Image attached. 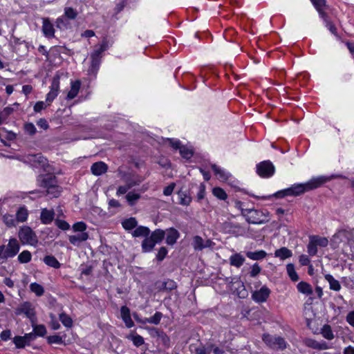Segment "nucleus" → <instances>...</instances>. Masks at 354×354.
Returning a JSON list of instances; mask_svg holds the SVG:
<instances>
[{"label":"nucleus","mask_w":354,"mask_h":354,"mask_svg":"<svg viewBox=\"0 0 354 354\" xmlns=\"http://www.w3.org/2000/svg\"><path fill=\"white\" fill-rule=\"evenodd\" d=\"M329 179L324 176H319L312 178L310 180L306 183L295 184L289 188L280 190L272 195L263 198H269L272 196L276 198H282L287 196H299L306 192L316 189L327 182Z\"/></svg>","instance_id":"1"},{"label":"nucleus","mask_w":354,"mask_h":354,"mask_svg":"<svg viewBox=\"0 0 354 354\" xmlns=\"http://www.w3.org/2000/svg\"><path fill=\"white\" fill-rule=\"evenodd\" d=\"M269 212L266 210H259L255 209H242V216L245 218L248 223L263 224L268 222L266 218Z\"/></svg>","instance_id":"2"},{"label":"nucleus","mask_w":354,"mask_h":354,"mask_svg":"<svg viewBox=\"0 0 354 354\" xmlns=\"http://www.w3.org/2000/svg\"><path fill=\"white\" fill-rule=\"evenodd\" d=\"M19 244L16 239H10L7 245L0 246V258L8 259L15 257L19 251Z\"/></svg>","instance_id":"3"},{"label":"nucleus","mask_w":354,"mask_h":354,"mask_svg":"<svg viewBox=\"0 0 354 354\" xmlns=\"http://www.w3.org/2000/svg\"><path fill=\"white\" fill-rule=\"evenodd\" d=\"M19 238L22 244H29L36 246L38 243V239L32 230L27 226L21 227L19 231Z\"/></svg>","instance_id":"4"},{"label":"nucleus","mask_w":354,"mask_h":354,"mask_svg":"<svg viewBox=\"0 0 354 354\" xmlns=\"http://www.w3.org/2000/svg\"><path fill=\"white\" fill-rule=\"evenodd\" d=\"M15 314L17 315L24 314L32 324L37 322L35 308L29 301H24L16 309Z\"/></svg>","instance_id":"5"},{"label":"nucleus","mask_w":354,"mask_h":354,"mask_svg":"<svg viewBox=\"0 0 354 354\" xmlns=\"http://www.w3.org/2000/svg\"><path fill=\"white\" fill-rule=\"evenodd\" d=\"M263 340L268 346L273 349L283 350L286 348V343L284 339L281 337L265 334L263 336Z\"/></svg>","instance_id":"6"},{"label":"nucleus","mask_w":354,"mask_h":354,"mask_svg":"<svg viewBox=\"0 0 354 354\" xmlns=\"http://www.w3.org/2000/svg\"><path fill=\"white\" fill-rule=\"evenodd\" d=\"M274 171V166L270 160H264L257 165V173L262 178L271 177Z\"/></svg>","instance_id":"7"},{"label":"nucleus","mask_w":354,"mask_h":354,"mask_svg":"<svg viewBox=\"0 0 354 354\" xmlns=\"http://www.w3.org/2000/svg\"><path fill=\"white\" fill-rule=\"evenodd\" d=\"M223 230L225 233L232 234L235 236L243 235L245 233L244 229L239 224L230 221L223 223Z\"/></svg>","instance_id":"8"},{"label":"nucleus","mask_w":354,"mask_h":354,"mask_svg":"<svg viewBox=\"0 0 354 354\" xmlns=\"http://www.w3.org/2000/svg\"><path fill=\"white\" fill-rule=\"evenodd\" d=\"M270 294V290L267 286H263L259 290L252 292V298L257 303H262L267 300Z\"/></svg>","instance_id":"9"},{"label":"nucleus","mask_w":354,"mask_h":354,"mask_svg":"<svg viewBox=\"0 0 354 354\" xmlns=\"http://www.w3.org/2000/svg\"><path fill=\"white\" fill-rule=\"evenodd\" d=\"M37 181L40 187L46 189L57 183L55 176L51 174L39 176Z\"/></svg>","instance_id":"10"},{"label":"nucleus","mask_w":354,"mask_h":354,"mask_svg":"<svg viewBox=\"0 0 354 354\" xmlns=\"http://www.w3.org/2000/svg\"><path fill=\"white\" fill-rule=\"evenodd\" d=\"M42 32L46 37H55V29L48 18H43Z\"/></svg>","instance_id":"11"},{"label":"nucleus","mask_w":354,"mask_h":354,"mask_svg":"<svg viewBox=\"0 0 354 354\" xmlns=\"http://www.w3.org/2000/svg\"><path fill=\"white\" fill-rule=\"evenodd\" d=\"M107 169V165L101 161L93 163L91 167V172L95 176H100L106 172Z\"/></svg>","instance_id":"12"},{"label":"nucleus","mask_w":354,"mask_h":354,"mask_svg":"<svg viewBox=\"0 0 354 354\" xmlns=\"http://www.w3.org/2000/svg\"><path fill=\"white\" fill-rule=\"evenodd\" d=\"M121 317L125 323L127 327L131 328L133 326V322L132 321L130 315V310L126 306H122L120 309Z\"/></svg>","instance_id":"13"},{"label":"nucleus","mask_w":354,"mask_h":354,"mask_svg":"<svg viewBox=\"0 0 354 354\" xmlns=\"http://www.w3.org/2000/svg\"><path fill=\"white\" fill-rule=\"evenodd\" d=\"M55 216V212L53 210H48L43 209L41 212L40 219L43 224L47 225L50 223Z\"/></svg>","instance_id":"14"},{"label":"nucleus","mask_w":354,"mask_h":354,"mask_svg":"<svg viewBox=\"0 0 354 354\" xmlns=\"http://www.w3.org/2000/svg\"><path fill=\"white\" fill-rule=\"evenodd\" d=\"M167 232L166 243L168 245H173L178 239L180 234L177 230L173 227L168 229Z\"/></svg>","instance_id":"15"},{"label":"nucleus","mask_w":354,"mask_h":354,"mask_svg":"<svg viewBox=\"0 0 354 354\" xmlns=\"http://www.w3.org/2000/svg\"><path fill=\"white\" fill-rule=\"evenodd\" d=\"M156 243L149 236V235L144 239L142 242L141 248L143 252H151Z\"/></svg>","instance_id":"16"},{"label":"nucleus","mask_w":354,"mask_h":354,"mask_svg":"<svg viewBox=\"0 0 354 354\" xmlns=\"http://www.w3.org/2000/svg\"><path fill=\"white\" fill-rule=\"evenodd\" d=\"M306 344L312 348L318 350H326L328 348V344L325 342H317L315 339H308L306 341Z\"/></svg>","instance_id":"17"},{"label":"nucleus","mask_w":354,"mask_h":354,"mask_svg":"<svg viewBox=\"0 0 354 354\" xmlns=\"http://www.w3.org/2000/svg\"><path fill=\"white\" fill-rule=\"evenodd\" d=\"M88 234L86 232H82L77 235L69 236L68 239L71 243L75 245H78L80 243L85 241L88 239Z\"/></svg>","instance_id":"18"},{"label":"nucleus","mask_w":354,"mask_h":354,"mask_svg":"<svg viewBox=\"0 0 354 354\" xmlns=\"http://www.w3.org/2000/svg\"><path fill=\"white\" fill-rule=\"evenodd\" d=\"M150 230L145 226H138L132 232L133 237H144L145 239L150 234Z\"/></svg>","instance_id":"19"},{"label":"nucleus","mask_w":354,"mask_h":354,"mask_svg":"<svg viewBox=\"0 0 354 354\" xmlns=\"http://www.w3.org/2000/svg\"><path fill=\"white\" fill-rule=\"evenodd\" d=\"M211 168L214 171V174L221 180H227L230 177V174L228 173L225 172L224 170L221 169L216 164H212Z\"/></svg>","instance_id":"20"},{"label":"nucleus","mask_w":354,"mask_h":354,"mask_svg":"<svg viewBox=\"0 0 354 354\" xmlns=\"http://www.w3.org/2000/svg\"><path fill=\"white\" fill-rule=\"evenodd\" d=\"M80 84L81 83L80 80L71 82V90L69 91L67 95L68 99L72 100L77 96L80 91Z\"/></svg>","instance_id":"21"},{"label":"nucleus","mask_w":354,"mask_h":354,"mask_svg":"<svg viewBox=\"0 0 354 354\" xmlns=\"http://www.w3.org/2000/svg\"><path fill=\"white\" fill-rule=\"evenodd\" d=\"M292 253L290 250L286 247H282L278 249L274 252V256L279 257L281 260H285L287 258L292 257Z\"/></svg>","instance_id":"22"},{"label":"nucleus","mask_w":354,"mask_h":354,"mask_svg":"<svg viewBox=\"0 0 354 354\" xmlns=\"http://www.w3.org/2000/svg\"><path fill=\"white\" fill-rule=\"evenodd\" d=\"M245 258L239 253L232 255L230 257V263L231 266L240 268L244 263Z\"/></svg>","instance_id":"23"},{"label":"nucleus","mask_w":354,"mask_h":354,"mask_svg":"<svg viewBox=\"0 0 354 354\" xmlns=\"http://www.w3.org/2000/svg\"><path fill=\"white\" fill-rule=\"evenodd\" d=\"M245 255L250 259L258 261L264 259L267 256V253L264 250L248 251Z\"/></svg>","instance_id":"24"},{"label":"nucleus","mask_w":354,"mask_h":354,"mask_svg":"<svg viewBox=\"0 0 354 354\" xmlns=\"http://www.w3.org/2000/svg\"><path fill=\"white\" fill-rule=\"evenodd\" d=\"M43 261L47 266L52 267L53 268L57 269L59 268L61 266V263L53 255H46V257H44Z\"/></svg>","instance_id":"25"},{"label":"nucleus","mask_w":354,"mask_h":354,"mask_svg":"<svg viewBox=\"0 0 354 354\" xmlns=\"http://www.w3.org/2000/svg\"><path fill=\"white\" fill-rule=\"evenodd\" d=\"M149 236L156 243H160L162 241L165 236V231L157 229L153 232H150Z\"/></svg>","instance_id":"26"},{"label":"nucleus","mask_w":354,"mask_h":354,"mask_svg":"<svg viewBox=\"0 0 354 354\" xmlns=\"http://www.w3.org/2000/svg\"><path fill=\"white\" fill-rule=\"evenodd\" d=\"M297 289L300 292L306 295H310L313 292L311 286L304 281H301L297 284Z\"/></svg>","instance_id":"27"},{"label":"nucleus","mask_w":354,"mask_h":354,"mask_svg":"<svg viewBox=\"0 0 354 354\" xmlns=\"http://www.w3.org/2000/svg\"><path fill=\"white\" fill-rule=\"evenodd\" d=\"M155 333L160 343L162 344V345H164L165 347L169 348L170 346V339L166 335V333H165L163 331H160L156 329L155 330Z\"/></svg>","instance_id":"28"},{"label":"nucleus","mask_w":354,"mask_h":354,"mask_svg":"<svg viewBox=\"0 0 354 354\" xmlns=\"http://www.w3.org/2000/svg\"><path fill=\"white\" fill-rule=\"evenodd\" d=\"M326 280L329 283L330 288L335 291H339L341 289V285L339 282L335 279L334 277L328 274L325 275Z\"/></svg>","instance_id":"29"},{"label":"nucleus","mask_w":354,"mask_h":354,"mask_svg":"<svg viewBox=\"0 0 354 354\" xmlns=\"http://www.w3.org/2000/svg\"><path fill=\"white\" fill-rule=\"evenodd\" d=\"M137 225H138V222H137L136 218H134V217H131L129 218L125 219L122 223V227L126 230H133L136 227Z\"/></svg>","instance_id":"30"},{"label":"nucleus","mask_w":354,"mask_h":354,"mask_svg":"<svg viewBox=\"0 0 354 354\" xmlns=\"http://www.w3.org/2000/svg\"><path fill=\"white\" fill-rule=\"evenodd\" d=\"M91 65L90 68L88 69V72L90 73L95 74L99 68L100 64L101 63V58L97 57L94 56H91Z\"/></svg>","instance_id":"31"},{"label":"nucleus","mask_w":354,"mask_h":354,"mask_svg":"<svg viewBox=\"0 0 354 354\" xmlns=\"http://www.w3.org/2000/svg\"><path fill=\"white\" fill-rule=\"evenodd\" d=\"M321 334L328 340H331L334 338V335L331 329V326L328 324H325L323 326L321 330Z\"/></svg>","instance_id":"32"},{"label":"nucleus","mask_w":354,"mask_h":354,"mask_svg":"<svg viewBox=\"0 0 354 354\" xmlns=\"http://www.w3.org/2000/svg\"><path fill=\"white\" fill-rule=\"evenodd\" d=\"M77 15H78V12L75 9H74L71 7H66L64 8V14L63 16L66 19L74 20L76 19Z\"/></svg>","instance_id":"33"},{"label":"nucleus","mask_w":354,"mask_h":354,"mask_svg":"<svg viewBox=\"0 0 354 354\" xmlns=\"http://www.w3.org/2000/svg\"><path fill=\"white\" fill-rule=\"evenodd\" d=\"M178 195L180 200V204L183 205H188L190 203L192 198L189 195H187L186 191L180 190L178 192Z\"/></svg>","instance_id":"34"},{"label":"nucleus","mask_w":354,"mask_h":354,"mask_svg":"<svg viewBox=\"0 0 354 354\" xmlns=\"http://www.w3.org/2000/svg\"><path fill=\"white\" fill-rule=\"evenodd\" d=\"M61 193V188L56 183L53 187H50L46 189V194L50 196L51 198H57Z\"/></svg>","instance_id":"35"},{"label":"nucleus","mask_w":354,"mask_h":354,"mask_svg":"<svg viewBox=\"0 0 354 354\" xmlns=\"http://www.w3.org/2000/svg\"><path fill=\"white\" fill-rule=\"evenodd\" d=\"M28 210L24 207H19L16 213V219L17 222H24L27 219Z\"/></svg>","instance_id":"36"},{"label":"nucleus","mask_w":354,"mask_h":354,"mask_svg":"<svg viewBox=\"0 0 354 354\" xmlns=\"http://www.w3.org/2000/svg\"><path fill=\"white\" fill-rule=\"evenodd\" d=\"M30 160L32 161L34 164L36 165V163H37L39 166L41 167H44L47 161V160L40 153L32 155Z\"/></svg>","instance_id":"37"},{"label":"nucleus","mask_w":354,"mask_h":354,"mask_svg":"<svg viewBox=\"0 0 354 354\" xmlns=\"http://www.w3.org/2000/svg\"><path fill=\"white\" fill-rule=\"evenodd\" d=\"M178 149L181 156L187 160L190 159L194 154V151L192 149L187 148L183 145H181Z\"/></svg>","instance_id":"38"},{"label":"nucleus","mask_w":354,"mask_h":354,"mask_svg":"<svg viewBox=\"0 0 354 354\" xmlns=\"http://www.w3.org/2000/svg\"><path fill=\"white\" fill-rule=\"evenodd\" d=\"M32 326L33 328L34 333L36 335V337L38 336H44L46 333V329L44 325L39 324L37 325L36 323L34 324H32Z\"/></svg>","instance_id":"39"},{"label":"nucleus","mask_w":354,"mask_h":354,"mask_svg":"<svg viewBox=\"0 0 354 354\" xmlns=\"http://www.w3.org/2000/svg\"><path fill=\"white\" fill-rule=\"evenodd\" d=\"M192 245L195 250H202L204 249V240L199 236H195Z\"/></svg>","instance_id":"40"},{"label":"nucleus","mask_w":354,"mask_h":354,"mask_svg":"<svg viewBox=\"0 0 354 354\" xmlns=\"http://www.w3.org/2000/svg\"><path fill=\"white\" fill-rule=\"evenodd\" d=\"M287 272L288 276L293 281H297L299 280V277L297 272L295 270L294 265L292 263H289L286 266Z\"/></svg>","instance_id":"41"},{"label":"nucleus","mask_w":354,"mask_h":354,"mask_svg":"<svg viewBox=\"0 0 354 354\" xmlns=\"http://www.w3.org/2000/svg\"><path fill=\"white\" fill-rule=\"evenodd\" d=\"M162 314L160 312H156L152 317L147 318L143 323H150L153 324H158L161 320Z\"/></svg>","instance_id":"42"},{"label":"nucleus","mask_w":354,"mask_h":354,"mask_svg":"<svg viewBox=\"0 0 354 354\" xmlns=\"http://www.w3.org/2000/svg\"><path fill=\"white\" fill-rule=\"evenodd\" d=\"M140 198V195L137 193H134L132 192H129L126 195V199L129 203V205L133 206L135 205L136 201Z\"/></svg>","instance_id":"43"},{"label":"nucleus","mask_w":354,"mask_h":354,"mask_svg":"<svg viewBox=\"0 0 354 354\" xmlns=\"http://www.w3.org/2000/svg\"><path fill=\"white\" fill-rule=\"evenodd\" d=\"M30 289L32 292H35L37 296H41L44 292V288L37 283H32L30 285Z\"/></svg>","instance_id":"44"},{"label":"nucleus","mask_w":354,"mask_h":354,"mask_svg":"<svg viewBox=\"0 0 354 354\" xmlns=\"http://www.w3.org/2000/svg\"><path fill=\"white\" fill-rule=\"evenodd\" d=\"M312 240L317 245L321 247H326L328 243V241L326 237H320L319 236H310Z\"/></svg>","instance_id":"45"},{"label":"nucleus","mask_w":354,"mask_h":354,"mask_svg":"<svg viewBox=\"0 0 354 354\" xmlns=\"http://www.w3.org/2000/svg\"><path fill=\"white\" fill-rule=\"evenodd\" d=\"M108 48V44L106 41H103L102 44L100 45V46L95 49L92 53L91 56L100 57L102 58V54L103 52H104Z\"/></svg>","instance_id":"46"},{"label":"nucleus","mask_w":354,"mask_h":354,"mask_svg":"<svg viewBox=\"0 0 354 354\" xmlns=\"http://www.w3.org/2000/svg\"><path fill=\"white\" fill-rule=\"evenodd\" d=\"M18 260L21 263H26L31 260V254L28 250H24L18 256Z\"/></svg>","instance_id":"47"},{"label":"nucleus","mask_w":354,"mask_h":354,"mask_svg":"<svg viewBox=\"0 0 354 354\" xmlns=\"http://www.w3.org/2000/svg\"><path fill=\"white\" fill-rule=\"evenodd\" d=\"M213 194L221 200H225L227 197L225 192L221 187H215L212 190Z\"/></svg>","instance_id":"48"},{"label":"nucleus","mask_w":354,"mask_h":354,"mask_svg":"<svg viewBox=\"0 0 354 354\" xmlns=\"http://www.w3.org/2000/svg\"><path fill=\"white\" fill-rule=\"evenodd\" d=\"M13 342L17 348H23L28 344L23 336H15L13 339Z\"/></svg>","instance_id":"49"},{"label":"nucleus","mask_w":354,"mask_h":354,"mask_svg":"<svg viewBox=\"0 0 354 354\" xmlns=\"http://www.w3.org/2000/svg\"><path fill=\"white\" fill-rule=\"evenodd\" d=\"M59 75H55L52 80V84L50 86V91H55L58 93L59 88Z\"/></svg>","instance_id":"50"},{"label":"nucleus","mask_w":354,"mask_h":354,"mask_svg":"<svg viewBox=\"0 0 354 354\" xmlns=\"http://www.w3.org/2000/svg\"><path fill=\"white\" fill-rule=\"evenodd\" d=\"M59 319L62 323L66 327H71L73 325V321L71 318L65 313H62L59 315Z\"/></svg>","instance_id":"51"},{"label":"nucleus","mask_w":354,"mask_h":354,"mask_svg":"<svg viewBox=\"0 0 354 354\" xmlns=\"http://www.w3.org/2000/svg\"><path fill=\"white\" fill-rule=\"evenodd\" d=\"M317 245L312 240L311 237L310 236V241L307 246L308 248V252L310 256H315L317 252Z\"/></svg>","instance_id":"52"},{"label":"nucleus","mask_w":354,"mask_h":354,"mask_svg":"<svg viewBox=\"0 0 354 354\" xmlns=\"http://www.w3.org/2000/svg\"><path fill=\"white\" fill-rule=\"evenodd\" d=\"M3 221L8 227L15 226L17 223V219H15L12 215L9 214L3 216Z\"/></svg>","instance_id":"53"},{"label":"nucleus","mask_w":354,"mask_h":354,"mask_svg":"<svg viewBox=\"0 0 354 354\" xmlns=\"http://www.w3.org/2000/svg\"><path fill=\"white\" fill-rule=\"evenodd\" d=\"M86 229V225L84 222H77L73 224V230L75 232H80L81 233L84 232Z\"/></svg>","instance_id":"54"},{"label":"nucleus","mask_w":354,"mask_h":354,"mask_svg":"<svg viewBox=\"0 0 354 354\" xmlns=\"http://www.w3.org/2000/svg\"><path fill=\"white\" fill-rule=\"evenodd\" d=\"M68 26L67 19L62 15L56 21V26L59 29L66 28Z\"/></svg>","instance_id":"55"},{"label":"nucleus","mask_w":354,"mask_h":354,"mask_svg":"<svg viewBox=\"0 0 354 354\" xmlns=\"http://www.w3.org/2000/svg\"><path fill=\"white\" fill-rule=\"evenodd\" d=\"M177 288L176 283L172 279H167L165 281V291H171Z\"/></svg>","instance_id":"56"},{"label":"nucleus","mask_w":354,"mask_h":354,"mask_svg":"<svg viewBox=\"0 0 354 354\" xmlns=\"http://www.w3.org/2000/svg\"><path fill=\"white\" fill-rule=\"evenodd\" d=\"M167 249L165 247L160 248L158 254H156V259L158 261H162L167 254Z\"/></svg>","instance_id":"57"},{"label":"nucleus","mask_w":354,"mask_h":354,"mask_svg":"<svg viewBox=\"0 0 354 354\" xmlns=\"http://www.w3.org/2000/svg\"><path fill=\"white\" fill-rule=\"evenodd\" d=\"M125 182H126V185H127V187L129 189H131L133 187H134L137 185H139V183H140V180H138L133 177L129 176L125 178Z\"/></svg>","instance_id":"58"},{"label":"nucleus","mask_w":354,"mask_h":354,"mask_svg":"<svg viewBox=\"0 0 354 354\" xmlns=\"http://www.w3.org/2000/svg\"><path fill=\"white\" fill-rule=\"evenodd\" d=\"M48 344H62L63 342L62 337L59 335H50L47 337Z\"/></svg>","instance_id":"59"},{"label":"nucleus","mask_w":354,"mask_h":354,"mask_svg":"<svg viewBox=\"0 0 354 354\" xmlns=\"http://www.w3.org/2000/svg\"><path fill=\"white\" fill-rule=\"evenodd\" d=\"M261 271V268L259 266L258 263H254L251 267V270L250 271V275L251 277H256Z\"/></svg>","instance_id":"60"},{"label":"nucleus","mask_w":354,"mask_h":354,"mask_svg":"<svg viewBox=\"0 0 354 354\" xmlns=\"http://www.w3.org/2000/svg\"><path fill=\"white\" fill-rule=\"evenodd\" d=\"M131 339L132 340L133 344L136 346H140L142 345L145 342L144 338L139 335H132L131 337Z\"/></svg>","instance_id":"61"},{"label":"nucleus","mask_w":354,"mask_h":354,"mask_svg":"<svg viewBox=\"0 0 354 354\" xmlns=\"http://www.w3.org/2000/svg\"><path fill=\"white\" fill-rule=\"evenodd\" d=\"M13 109L11 107H6L0 112V117L4 121L12 113Z\"/></svg>","instance_id":"62"},{"label":"nucleus","mask_w":354,"mask_h":354,"mask_svg":"<svg viewBox=\"0 0 354 354\" xmlns=\"http://www.w3.org/2000/svg\"><path fill=\"white\" fill-rule=\"evenodd\" d=\"M24 129L30 136H33L36 133V128L32 123L26 124L24 125Z\"/></svg>","instance_id":"63"},{"label":"nucleus","mask_w":354,"mask_h":354,"mask_svg":"<svg viewBox=\"0 0 354 354\" xmlns=\"http://www.w3.org/2000/svg\"><path fill=\"white\" fill-rule=\"evenodd\" d=\"M207 349L208 353H209L211 351H212L214 354H223L224 353L223 349H222L218 346H214V345H213V344H210L209 346H208Z\"/></svg>","instance_id":"64"}]
</instances>
